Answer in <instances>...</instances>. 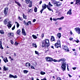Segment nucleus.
<instances>
[{"label": "nucleus", "mask_w": 80, "mask_h": 80, "mask_svg": "<svg viewBox=\"0 0 80 80\" xmlns=\"http://www.w3.org/2000/svg\"><path fill=\"white\" fill-rule=\"evenodd\" d=\"M42 44L46 47H48L50 46V43L49 40L48 39H46L43 41Z\"/></svg>", "instance_id": "obj_1"}, {"label": "nucleus", "mask_w": 80, "mask_h": 80, "mask_svg": "<svg viewBox=\"0 0 80 80\" xmlns=\"http://www.w3.org/2000/svg\"><path fill=\"white\" fill-rule=\"evenodd\" d=\"M51 1L54 5L56 6V7H60L62 4V3L60 2H57L55 0H51Z\"/></svg>", "instance_id": "obj_2"}, {"label": "nucleus", "mask_w": 80, "mask_h": 80, "mask_svg": "<svg viewBox=\"0 0 80 80\" xmlns=\"http://www.w3.org/2000/svg\"><path fill=\"white\" fill-rule=\"evenodd\" d=\"M54 46L56 48H58L59 47H61V44L60 43V41L58 40H57V43H56L54 44Z\"/></svg>", "instance_id": "obj_3"}, {"label": "nucleus", "mask_w": 80, "mask_h": 80, "mask_svg": "<svg viewBox=\"0 0 80 80\" xmlns=\"http://www.w3.org/2000/svg\"><path fill=\"white\" fill-rule=\"evenodd\" d=\"M61 68L62 71H65L66 70V62H64L62 63L61 64Z\"/></svg>", "instance_id": "obj_4"}, {"label": "nucleus", "mask_w": 80, "mask_h": 80, "mask_svg": "<svg viewBox=\"0 0 80 80\" xmlns=\"http://www.w3.org/2000/svg\"><path fill=\"white\" fill-rule=\"evenodd\" d=\"M46 60L47 62H52L53 58L51 57H48L46 58Z\"/></svg>", "instance_id": "obj_5"}, {"label": "nucleus", "mask_w": 80, "mask_h": 80, "mask_svg": "<svg viewBox=\"0 0 80 80\" xmlns=\"http://www.w3.org/2000/svg\"><path fill=\"white\" fill-rule=\"evenodd\" d=\"M8 8L6 7L5 8L4 10V13L6 15L7 14V13H8Z\"/></svg>", "instance_id": "obj_6"}, {"label": "nucleus", "mask_w": 80, "mask_h": 80, "mask_svg": "<svg viewBox=\"0 0 80 80\" xmlns=\"http://www.w3.org/2000/svg\"><path fill=\"white\" fill-rule=\"evenodd\" d=\"M10 21H9V20L8 19H6L4 20V24L6 25Z\"/></svg>", "instance_id": "obj_7"}, {"label": "nucleus", "mask_w": 80, "mask_h": 80, "mask_svg": "<svg viewBox=\"0 0 80 80\" xmlns=\"http://www.w3.org/2000/svg\"><path fill=\"white\" fill-rule=\"evenodd\" d=\"M75 30L76 32H77V33H78V34H80V28H75Z\"/></svg>", "instance_id": "obj_8"}, {"label": "nucleus", "mask_w": 80, "mask_h": 80, "mask_svg": "<svg viewBox=\"0 0 80 80\" xmlns=\"http://www.w3.org/2000/svg\"><path fill=\"white\" fill-rule=\"evenodd\" d=\"M47 6H48V5H46V4H42V9H43L44 10H45V9H46L47 7Z\"/></svg>", "instance_id": "obj_9"}, {"label": "nucleus", "mask_w": 80, "mask_h": 80, "mask_svg": "<svg viewBox=\"0 0 80 80\" xmlns=\"http://www.w3.org/2000/svg\"><path fill=\"white\" fill-rule=\"evenodd\" d=\"M22 33L23 35H24V36H26V32L25 31V29L23 28L22 29Z\"/></svg>", "instance_id": "obj_10"}, {"label": "nucleus", "mask_w": 80, "mask_h": 80, "mask_svg": "<svg viewBox=\"0 0 80 80\" xmlns=\"http://www.w3.org/2000/svg\"><path fill=\"white\" fill-rule=\"evenodd\" d=\"M17 34L18 35H20V34L22 33L20 29H19L17 30V32H16Z\"/></svg>", "instance_id": "obj_11"}, {"label": "nucleus", "mask_w": 80, "mask_h": 80, "mask_svg": "<svg viewBox=\"0 0 80 80\" xmlns=\"http://www.w3.org/2000/svg\"><path fill=\"white\" fill-rule=\"evenodd\" d=\"M9 77L10 78H17V75H15L14 76L12 74H10Z\"/></svg>", "instance_id": "obj_12"}, {"label": "nucleus", "mask_w": 80, "mask_h": 80, "mask_svg": "<svg viewBox=\"0 0 80 80\" xmlns=\"http://www.w3.org/2000/svg\"><path fill=\"white\" fill-rule=\"evenodd\" d=\"M67 15L69 14V15H72V8H70L67 13Z\"/></svg>", "instance_id": "obj_13"}, {"label": "nucleus", "mask_w": 80, "mask_h": 80, "mask_svg": "<svg viewBox=\"0 0 80 80\" xmlns=\"http://www.w3.org/2000/svg\"><path fill=\"white\" fill-rule=\"evenodd\" d=\"M10 23H11V22L10 21H9L8 22V23L7 25L8 28L9 29L10 28L12 27V24H10Z\"/></svg>", "instance_id": "obj_14"}, {"label": "nucleus", "mask_w": 80, "mask_h": 80, "mask_svg": "<svg viewBox=\"0 0 80 80\" xmlns=\"http://www.w3.org/2000/svg\"><path fill=\"white\" fill-rule=\"evenodd\" d=\"M65 59L64 58H62L58 60V62H63V63L64 62H64V61H65Z\"/></svg>", "instance_id": "obj_15"}, {"label": "nucleus", "mask_w": 80, "mask_h": 80, "mask_svg": "<svg viewBox=\"0 0 80 80\" xmlns=\"http://www.w3.org/2000/svg\"><path fill=\"white\" fill-rule=\"evenodd\" d=\"M64 49L66 52H69L68 48L66 46H65Z\"/></svg>", "instance_id": "obj_16"}, {"label": "nucleus", "mask_w": 80, "mask_h": 80, "mask_svg": "<svg viewBox=\"0 0 80 80\" xmlns=\"http://www.w3.org/2000/svg\"><path fill=\"white\" fill-rule=\"evenodd\" d=\"M47 6V8L48 9V10L49 11H52V12H53V10H52L51 9V8H50V6Z\"/></svg>", "instance_id": "obj_17"}, {"label": "nucleus", "mask_w": 80, "mask_h": 80, "mask_svg": "<svg viewBox=\"0 0 80 80\" xmlns=\"http://www.w3.org/2000/svg\"><path fill=\"white\" fill-rule=\"evenodd\" d=\"M3 60L5 63H7V62H8V60L7 57H6V58H4L3 59Z\"/></svg>", "instance_id": "obj_18"}, {"label": "nucleus", "mask_w": 80, "mask_h": 80, "mask_svg": "<svg viewBox=\"0 0 80 80\" xmlns=\"http://www.w3.org/2000/svg\"><path fill=\"white\" fill-rule=\"evenodd\" d=\"M25 66L26 67L28 68L30 66V63L28 62H27Z\"/></svg>", "instance_id": "obj_19"}, {"label": "nucleus", "mask_w": 80, "mask_h": 80, "mask_svg": "<svg viewBox=\"0 0 80 80\" xmlns=\"http://www.w3.org/2000/svg\"><path fill=\"white\" fill-rule=\"evenodd\" d=\"M51 42H55V38L53 36H52L51 37Z\"/></svg>", "instance_id": "obj_20"}, {"label": "nucleus", "mask_w": 80, "mask_h": 80, "mask_svg": "<svg viewBox=\"0 0 80 80\" xmlns=\"http://www.w3.org/2000/svg\"><path fill=\"white\" fill-rule=\"evenodd\" d=\"M3 69L4 71H7L8 70V68L7 67H6L5 66H4Z\"/></svg>", "instance_id": "obj_21"}, {"label": "nucleus", "mask_w": 80, "mask_h": 80, "mask_svg": "<svg viewBox=\"0 0 80 80\" xmlns=\"http://www.w3.org/2000/svg\"><path fill=\"white\" fill-rule=\"evenodd\" d=\"M57 35V37L58 38H60V37H61V33H58Z\"/></svg>", "instance_id": "obj_22"}, {"label": "nucleus", "mask_w": 80, "mask_h": 80, "mask_svg": "<svg viewBox=\"0 0 80 80\" xmlns=\"http://www.w3.org/2000/svg\"><path fill=\"white\" fill-rule=\"evenodd\" d=\"M32 24L31 23V21H28L27 22L26 25L27 26H28L29 25H31Z\"/></svg>", "instance_id": "obj_23"}, {"label": "nucleus", "mask_w": 80, "mask_h": 80, "mask_svg": "<svg viewBox=\"0 0 80 80\" xmlns=\"http://www.w3.org/2000/svg\"><path fill=\"white\" fill-rule=\"evenodd\" d=\"M0 48L2 49H3V48L2 47V41H0Z\"/></svg>", "instance_id": "obj_24"}, {"label": "nucleus", "mask_w": 80, "mask_h": 80, "mask_svg": "<svg viewBox=\"0 0 80 80\" xmlns=\"http://www.w3.org/2000/svg\"><path fill=\"white\" fill-rule=\"evenodd\" d=\"M0 33H1V34H2V35H3V34L5 33V32H4V31L3 30H0Z\"/></svg>", "instance_id": "obj_25"}, {"label": "nucleus", "mask_w": 80, "mask_h": 80, "mask_svg": "<svg viewBox=\"0 0 80 80\" xmlns=\"http://www.w3.org/2000/svg\"><path fill=\"white\" fill-rule=\"evenodd\" d=\"M9 37H13V33H11L10 34L9 33Z\"/></svg>", "instance_id": "obj_26"}, {"label": "nucleus", "mask_w": 80, "mask_h": 80, "mask_svg": "<svg viewBox=\"0 0 80 80\" xmlns=\"http://www.w3.org/2000/svg\"><path fill=\"white\" fill-rule=\"evenodd\" d=\"M15 3L17 4V5H18V6H19V7H20V6H21V5L20 4L19 2H17L16 1H15Z\"/></svg>", "instance_id": "obj_27"}, {"label": "nucleus", "mask_w": 80, "mask_h": 80, "mask_svg": "<svg viewBox=\"0 0 80 80\" xmlns=\"http://www.w3.org/2000/svg\"><path fill=\"white\" fill-rule=\"evenodd\" d=\"M40 74L41 75H45V72L42 71H41Z\"/></svg>", "instance_id": "obj_28"}, {"label": "nucleus", "mask_w": 80, "mask_h": 80, "mask_svg": "<svg viewBox=\"0 0 80 80\" xmlns=\"http://www.w3.org/2000/svg\"><path fill=\"white\" fill-rule=\"evenodd\" d=\"M32 37L33 38H34V39H37V36L34 35H32Z\"/></svg>", "instance_id": "obj_29"}, {"label": "nucleus", "mask_w": 80, "mask_h": 80, "mask_svg": "<svg viewBox=\"0 0 80 80\" xmlns=\"http://www.w3.org/2000/svg\"><path fill=\"white\" fill-rule=\"evenodd\" d=\"M18 19L19 20H20L21 21H22L23 20V18L20 17V16L18 17Z\"/></svg>", "instance_id": "obj_30"}, {"label": "nucleus", "mask_w": 80, "mask_h": 80, "mask_svg": "<svg viewBox=\"0 0 80 80\" xmlns=\"http://www.w3.org/2000/svg\"><path fill=\"white\" fill-rule=\"evenodd\" d=\"M22 16L23 17V18L24 19H27V16H25L24 14H23Z\"/></svg>", "instance_id": "obj_31"}, {"label": "nucleus", "mask_w": 80, "mask_h": 80, "mask_svg": "<svg viewBox=\"0 0 80 80\" xmlns=\"http://www.w3.org/2000/svg\"><path fill=\"white\" fill-rule=\"evenodd\" d=\"M15 23H17V28H18L19 27V26H20V25L17 22H15Z\"/></svg>", "instance_id": "obj_32"}, {"label": "nucleus", "mask_w": 80, "mask_h": 80, "mask_svg": "<svg viewBox=\"0 0 80 80\" xmlns=\"http://www.w3.org/2000/svg\"><path fill=\"white\" fill-rule=\"evenodd\" d=\"M79 2H80L78 0H76V3L75 4H76V5H78V3H79Z\"/></svg>", "instance_id": "obj_33"}, {"label": "nucleus", "mask_w": 80, "mask_h": 80, "mask_svg": "<svg viewBox=\"0 0 80 80\" xmlns=\"http://www.w3.org/2000/svg\"><path fill=\"white\" fill-rule=\"evenodd\" d=\"M32 45L33 46V47H35V48H37V46L36 45V44L33 43Z\"/></svg>", "instance_id": "obj_34"}, {"label": "nucleus", "mask_w": 80, "mask_h": 80, "mask_svg": "<svg viewBox=\"0 0 80 80\" xmlns=\"http://www.w3.org/2000/svg\"><path fill=\"white\" fill-rule=\"evenodd\" d=\"M27 4L29 3V2H30V0H25Z\"/></svg>", "instance_id": "obj_35"}, {"label": "nucleus", "mask_w": 80, "mask_h": 80, "mask_svg": "<svg viewBox=\"0 0 80 80\" xmlns=\"http://www.w3.org/2000/svg\"><path fill=\"white\" fill-rule=\"evenodd\" d=\"M52 20H53V21H56V20H59V18H53Z\"/></svg>", "instance_id": "obj_36"}, {"label": "nucleus", "mask_w": 80, "mask_h": 80, "mask_svg": "<svg viewBox=\"0 0 80 80\" xmlns=\"http://www.w3.org/2000/svg\"><path fill=\"white\" fill-rule=\"evenodd\" d=\"M23 72L24 73H27L28 72V70H24L23 71Z\"/></svg>", "instance_id": "obj_37"}, {"label": "nucleus", "mask_w": 80, "mask_h": 80, "mask_svg": "<svg viewBox=\"0 0 80 80\" xmlns=\"http://www.w3.org/2000/svg\"><path fill=\"white\" fill-rule=\"evenodd\" d=\"M18 43L17 42H16L14 43V45H15L16 46H17V45H18Z\"/></svg>", "instance_id": "obj_38"}, {"label": "nucleus", "mask_w": 80, "mask_h": 80, "mask_svg": "<svg viewBox=\"0 0 80 80\" xmlns=\"http://www.w3.org/2000/svg\"><path fill=\"white\" fill-rule=\"evenodd\" d=\"M34 11L35 12H37V7H36L34 8Z\"/></svg>", "instance_id": "obj_39"}, {"label": "nucleus", "mask_w": 80, "mask_h": 80, "mask_svg": "<svg viewBox=\"0 0 80 80\" xmlns=\"http://www.w3.org/2000/svg\"><path fill=\"white\" fill-rule=\"evenodd\" d=\"M52 61H53V62H58V60H57L55 59H52Z\"/></svg>", "instance_id": "obj_40"}, {"label": "nucleus", "mask_w": 80, "mask_h": 80, "mask_svg": "<svg viewBox=\"0 0 80 80\" xmlns=\"http://www.w3.org/2000/svg\"><path fill=\"white\" fill-rule=\"evenodd\" d=\"M48 5H50V7H53V5L51 4V3H50V2H49Z\"/></svg>", "instance_id": "obj_41"}, {"label": "nucleus", "mask_w": 80, "mask_h": 80, "mask_svg": "<svg viewBox=\"0 0 80 80\" xmlns=\"http://www.w3.org/2000/svg\"><path fill=\"white\" fill-rule=\"evenodd\" d=\"M63 18H64V17H61L60 18H59V20H63Z\"/></svg>", "instance_id": "obj_42"}, {"label": "nucleus", "mask_w": 80, "mask_h": 80, "mask_svg": "<svg viewBox=\"0 0 80 80\" xmlns=\"http://www.w3.org/2000/svg\"><path fill=\"white\" fill-rule=\"evenodd\" d=\"M31 67L32 69H35V67H34L32 65L31 66Z\"/></svg>", "instance_id": "obj_43"}, {"label": "nucleus", "mask_w": 80, "mask_h": 80, "mask_svg": "<svg viewBox=\"0 0 80 80\" xmlns=\"http://www.w3.org/2000/svg\"><path fill=\"white\" fill-rule=\"evenodd\" d=\"M57 80H62L61 78H60L59 77H58L57 78Z\"/></svg>", "instance_id": "obj_44"}, {"label": "nucleus", "mask_w": 80, "mask_h": 80, "mask_svg": "<svg viewBox=\"0 0 80 80\" xmlns=\"http://www.w3.org/2000/svg\"><path fill=\"white\" fill-rule=\"evenodd\" d=\"M35 53H36V54H37V55H39V54H38V52H37L36 51H35Z\"/></svg>", "instance_id": "obj_45"}, {"label": "nucleus", "mask_w": 80, "mask_h": 80, "mask_svg": "<svg viewBox=\"0 0 80 80\" xmlns=\"http://www.w3.org/2000/svg\"><path fill=\"white\" fill-rule=\"evenodd\" d=\"M32 9H30L29 10V12H32Z\"/></svg>", "instance_id": "obj_46"}, {"label": "nucleus", "mask_w": 80, "mask_h": 80, "mask_svg": "<svg viewBox=\"0 0 80 80\" xmlns=\"http://www.w3.org/2000/svg\"><path fill=\"white\" fill-rule=\"evenodd\" d=\"M15 26H14L13 28H12V30H14V29H15Z\"/></svg>", "instance_id": "obj_47"}, {"label": "nucleus", "mask_w": 80, "mask_h": 80, "mask_svg": "<svg viewBox=\"0 0 80 80\" xmlns=\"http://www.w3.org/2000/svg\"><path fill=\"white\" fill-rule=\"evenodd\" d=\"M62 28H58V30H59V31H61V30H62Z\"/></svg>", "instance_id": "obj_48"}, {"label": "nucleus", "mask_w": 80, "mask_h": 80, "mask_svg": "<svg viewBox=\"0 0 80 80\" xmlns=\"http://www.w3.org/2000/svg\"><path fill=\"white\" fill-rule=\"evenodd\" d=\"M43 10H44V9H42L40 11V12H41V13H42V12L43 11Z\"/></svg>", "instance_id": "obj_49"}, {"label": "nucleus", "mask_w": 80, "mask_h": 80, "mask_svg": "<svg viewBox=\"0 0 80 80\" xmlns=\"http://www.w3.org/2000/svg\"><path fill=\"white\" fill-rule=\"evenodd\" d=\"M75 42H76V43H78V42H79V40H78V39H77L75 41Z\"/></svg>", "instance_id": "obj_50"}, {"label": "nucleus", "mask_w": 80, "mask_h": 80, "mask_svg": "<svg viewBox=\"0 0 80 80\" xmlns=\"http://www.w3.org/2000/svg\"><path fill=\"white\" fill-rule=\"evenodd\" d=\"M73 38H69V40H70V41H72V40H73Z\"/></svg>", "instance_id": "obj_51"}, {"label": "nucleus", "mask_w": 80, "mask_h": 80, "mask_svg": "<svg viewBox=\"0 0 80 80\" xmlns=\"http://www.w3.org/2000/svg\"><path fill=\"white\" fill-rule=\"evenodd\" d=\"M11 44H12V45H13V41L12 40H11Z\"/></svg>", "instance_id": "obj_52"}, {"label": "nucleus", "mask_w": 80, "mask_h": 80, "mask_svg": "<svg viewBox=\"0 0 80 80\" xmlns=\"http://www.w3.org/2000/svg\"><path fill=\"white\" fill-rule=\"evenodd\" d=\"M41 80H47V79H46V78H44L43 79H41Z\"/></svg>", "instance_id": "obj_53"}, {"label": "nucleus", "mask_w": 80, "mask_h": 80, "mask_svg": "<svg viewBox=\"0 0 80 80\" xmlns=\"http://www.w3.org/2000/svg\"><path fill=\"white\" fill-rule=\"evenodd\" d=\"M67 70L68 71H69V69H68V64H67Z\"/></svg>", "instance_id": "obj_54"}, {"label": "nucleus", "mask_w": 80, "mask_h": 80, "mask_svg": "<svg viewBox=\"0 0 80 80\" xmlns=\"http://www.w3.org/2000/svg\"><path fill=\"white\" fill-rule=\"evenodd\" d=\"M29 4L31 5H32V2L31 1H30L29 2Z\"/></svg>", "instance_id": "obj_55"}, {"label": "nucleus", "mask_w": 80, "mask_h": 80, "mask_svg": "<svg viewBox=\"0 0 80 80\" xmlns=\"http://www.w3.org/2000/svg\"><path fill=\"white\" fill-rule=\"evenodd\" d=\"M32 4H29V7H32Z\"/></svg>", "instance_id": "obj_56"}, {"label": "nucleus", "mask_w": 80, "mask_h": 80, "mask_svg": "<svg viewBox=\"0 0 80 80\" xmlns=\"http://www.w3.org/2000/svg\"><path fill=\"white\" fill-rule=\"evenodd\" d=\"M42 3V1H40L39 3V5H41Z\"/></svg>", "instance_id": "obj_57"}, {"label": "nucleus", "mask_w": 80, "mask_h": 80, "mask_svg": "<svg viewBox=\"0 0 80 80\" xmlns=\"http://www.w3.org/2000/svg\"><path fill=\"white\" fill-rule=\"evenodd\" d=\"M76 68H77V67H74L72 68V69H73V70H75Z\"/></svg>", "instance_id": "obj_58"}, {"label": "nucleus", "mask_w": 80, "mask_h": 80, "mask_svg": "<svg viewBox=\"0 0 80 80\" xmlns=\"http://www.w3.org/2000/svg\"><path fill=\"white\" fill-rule=\"evenodd\" d=\"M42 38L44 37V34H42Z\"/></svg>", "instance_id": "obj_59"}, {"label": "nucleus", "mask_w": 80, "mask_h": 80, "mask_svg": "<svg viewBox=\"0 0 80 80\" xmlns=\"http://www.w3.org/2000/svg\"><path fill=\"white\" fill-rule=\"evenodd\" d=\"M35 21H36V19H34L33 20V22H35Z\"/></svg>", "instance_id": "obj_60"}, {"label": "nucleus", "mask_w": 80, "mask_h": 80, "mask_svg": "<svg viewBox=\"0 0 80 80\" xmlns=\"http://www.w3.org/2000/svg\"><path fill=\"white\" fill-rule=\"evenodd\" d=\"M70 33L71 35H72V34H73V33H72V31H70Z\"/></svg>", "instance_id": "obj_61"}, {"label": "nucleus", "mask_w": 80, "mask_h": 80, "mask_svg": "<svg viewBox=\"0 0 80 80\" xmlns=\"http://www.w3.org/2000/svg\"><path fill=\"white\" fill-rule=\"evenodd\" d=\"M68 76H69V77H72V76H71V75H70V74H68Z\"/></svg>", "instance_id": "obj_62"}, {"label": "nucleus", "mask_w": 80, "mask_h": 80, "mask_svg": "<svg viewBox=\"0 0 80 80\" xmlns=\"http://www.w3.org/2000/svg\"><path fill=\"white\" fill-rule=\"evenodd\" d=\"M24 24H25L26 25V24H27V23H26V22H25V21H24Z\"/></svg>", "instance_id": "obj_63"}, {"label": "nucleus", "mask_w": 80, "mask_h": 80, "mask_svg": "<svg viewBox=\"0 0 80 80\" xmlns=\"http://www.w3.org/2000/svg\"><path fill=\"white\" fill-rule=\"evenodd\" d=\"M48 49L47 50L45 51V53H47V52H48Z\"/></svg>", "instance_id": "obj_64"}]
</instances>
